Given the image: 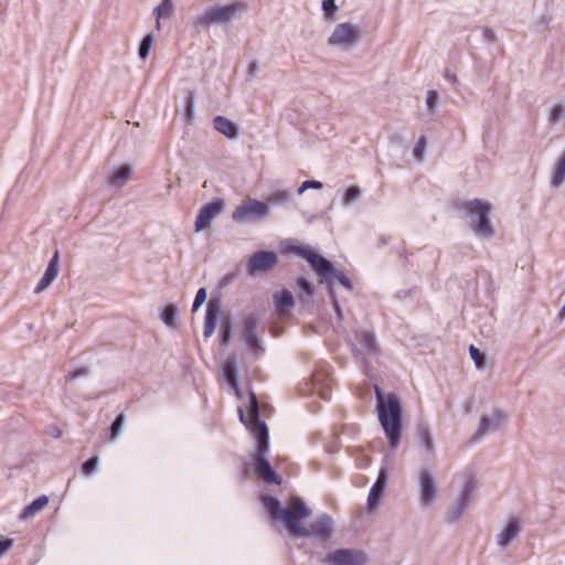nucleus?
Returning a JSON list of instances; mask_svg holds the SVG:
<instances>
[{"mask_svg":"<svg viewBox=\"0 0 565 565\" xmlns=\"http://www.w3.org/2000/svg\"><path fill=\"white\" fill-rule=\"evenodd\" d=\"M262 503L268 513L270 520L282 522L290 535L296 537L317 536L327 541L332 531V519L329 515H322L315 520L309 527L301 525V520L310 514L309 509L303 501L294 497L289 500L287 508H281L279 501L270 495H263Z\"/></svg>","mask_w":565,"mask_h":565,"instance_id":"obj_1","label":"nucleus"},{"mask_svg":"<svg viewBox=\"0 0 565 565\" xmlns=\"http://www.w3.org/2000/svg\"><path fill=\"white\" fill-rule=\"evenodd\" d=\"M259 412L260 408L256 395L249 392L246 411L239 407L238 413L241 422L257 443L256 450L253 455L254 472L259 480L266 483L280 484L281 478L275 472L266 458L269 447V436L267 425L259 419Z\"/></svg>","mask_w":565,"mask_h":565,"instance_id":"obj_2","label":"nucleus"},{"mask_svg":"<svg viewBox=\"0 0 565 565\" xmlns=\"http://www.w3.org/2000/svg\"><path fill=\"white\" fill-rule=\"evenodd\" d=\"M380 423L388 438L392 448L397 447L401 439L402 407L396 395L384 396L381 388L375 386Z\"/></svg>","mask_w":565,"mask_h":565,"instance_id":"obj_3","label":"nucleus"},{"mask_svg":"<svg viewBox=\"0 0 565 565\" xmlns=\"http://www.w3.org/2000/svg\"><path fill=\"white\" fill-rule=\"evenodd\" d=\"M295 252L306 258L312 269L322 278L328 280L330 277H334L343 287L348 289L352 288L350 279L342 271L335 270L332 264L324 257L313 253L307 247H297Z\"/></svg>","mask_w":565,"mask_h":565,"instance_id":"obj_4","label":"nucleus"},{"mask_svg":"<svg viewBox=\"0 0 565 565\" xmlns=\"http://www.w3.org/2000/svg\"><path fill=\"white\" fill-rule=\"evenodd\" d=\"M470 216H477V220L471 223L473 232L482 237H490L493 234V228L489 220L491 205L487 201L479 199L466 201L460 206Z\"/></svg>","mask_w":565,"mask_h":565,"instance_id":"obj_5","label":"nucleus"},{"mask_svg":"<svg viewBox=\"0 0 565 565\" xmlns=\"http://www.w3.org/2000/svg\"><path fill=\"white\" fill-rule=\"evenodd\" d=\"M245 2L236 1L226 6H214L204 11L196 18L194 24L207 28L211 24H222L230 22L237 12L246 10Z\"/></svg>","mask_w":565,"mask_h":565,"instance_id":"obj_6","label":"nucleus"},{"mask_svg":"<svg viewBox=\"0 0 565 565\" xmlns=\"http://www.w3.org/2000/svg\"><path fill=\"white\" fill-rule=\"evenodd\" d=\"M268 212L269 206L265 202L247 199L233 211L232 217L235 222H244L250 217H264Z\"/></svg>","mask_w":565,"mask_h":565,"instance_id":"obj_7","label":"nucleus"},{"mask_svg":"<svg viewBox=\"0 0 565 565\" xmlns=\"http://www.w3.org/2000/svg\"><path fill=\"white\" fill-rule=\"evenodd\" d=\"M360 36L359 28L352 23H340L328 39V43L333 46L348 47L353 45Z\"/></svg>","mask_w":565,"mask_h":565,"instance_id":"obj_8","label":"nucleus"},{"mask_svg":"<svg viewBox=\"0 0 565 565\" xmlns=\"http://www.w3.org/2000/svg\"><path fill=\"white\" fill-rule=\"evenodd\" d=\"M277 264V255L274 252H257L250 256L247 263V270L250 276L266 271Z\"/></svg>","mask_w":565,"mask_h":565,"instance_id":"obj_9","label":"nucleus"},{"mask_svg":"<svg viewBox=\"0 0 565 565\" xmlns=\"http://www.w3.org/2000/svg\"><path fill=\"white\" fill-rule=\"evenodd\" d=\"M331 565H363L365 556L362 552L353 550H338L326 557Z\"/></svg>","mask_w":565,"mask_h":565,"instance_id":"obj_10","label":"nucleus"},{"mask_svg":"<svg viewBox=\"0 0 565 565\" xmlns=\"http://www.w3.org/2000/svg\"><path fill=\"white\" fill-rule=\"evenodd\" d=\"M223 209V202L221 200L213 201L204 205L195 220V232H201L210 227L212 220L220 214Z\"/></svg>","mask_w":565,"mask_h":565,"instance_id":"obj_11","label":"nucleus"},{"mask_svg":"<svg viewBox=\"0 0 565 565\" xmlns=\"http://www.w3.org/2000/svg\"><path fill=\"white\" fill-rule=\"evenodd\" d=\"M257 320L253 316L246 317L243 322V337L246 341L247 347L250 350L257 352L258 350L263 351L259 345V341L256 334Z\"/></svg>","mask_w":565,"mask_h":565,"instance_id":"obj_12","label":"nucleus"},{"mask_svg":"<svg viewBox=\"0 0 565 565\" xmlns=\"http://www.w3.org/2000/svg\"><path fill=\"white\" fill-rule=\"evenodd\" d=\"M57 273H58V252L56 250L54 253L53 257L51 258L43 277L39 281L38 286L35 287L34 292L40 294L43 290H45L52 284V281L56 278Z\"/></svg>","mask_w":565,"mask_h":565,"instance_id":"obj_13","label":"nucleus"},{"mask_svg":"<svg viewBox=\"0 0 565 565\" xmlns=\"http://www.w3.org/2000/svg\"><path fill=\"white\" fill-rule=\"evenodd\" d=\"M237 370H236V363L235 360L228 359L223 364V374L224 377L230 385L231 390L235 394L237 398H243V391L238 385L237 376H236Z\"/></svg>","mask_w":565,"mask_h":565,"instance_id":"obj_14","label":"nucleus"},{"mask_svg":"<svg viewBox=\"0 0 565 565\" xmlns=\"http://www.w3.org/2000/svg\"><path fill=\"white\" fill-rule=\"evenodd\" d=\"M420 501L423 504H429L436 494L434 480L428 471L424 470L419 476Z\"/></svg>","mask_w":565,"mask_h":565,"instance_id":"obj_15","label":"nucleus"},{"mask_svg":"<svg viewBox=\"0 0 565 565\" xmlns=\"http://www.w3.org/2000/svg\"><path fill=\"white\" fill-rule=\"evenodd\" d=\"M331 379L326 371H316L312 375L313 391L323 399H328L331 391Z\"/></svg>","mask_w":565,"mask_h":565,"instance_id":"obj_16","label":"nucleus"},{"mask_svg":"<svg viewBox=\"0 0 565 565\" xmlns=\"http://www.w3.org/2000/svg\"><path fill=\"white\" fill-rule=\"evenodd\" d=\"M385 484L386 472L384 470H381L376 482L373 484L369 493L367 507L370 510H373L377 507L380 499L384 492Z\"/></svg>","mask_w":565,"mask_h":565,"instance_id":"obj_17","label":"nucleus"},{"mask_svg":"<svg viewBox=\"0 0 565 565\" xmlns=\"http://www.w3.org/2000/svg\"><path fill=\"white\" fill-rule=\"evenodd\" d=\"M220 305L216 301H210L207 305L206 317L204 322V337L210 338L215 330V322L220 315Z\"/></svg>","mask_w":565,"mask_h":565,"instance_id":"obj_18","label":"nucleus"},{"mask_svg":"<svg viewBox=\"0 0 565 565\" xmlns=\"http://www.w3.org/2000/svg\"><path fill=\"white\" fill-rule=\"evenodd\" d=\"M274 301L279 316H287L294 307V297L289 290L275 294Z\"/></svg>","mask_w":565,"mask_h":565,"instance_id":"obj_19","label":"nucleus"},{"mask_svg":"<svg viewBox=\"0 0 565 565\" xmlns=\"http://www.w3.org/2000/svg\"><path fill=\"white\" fill-rule=\"evenodd\" d=\"M49 504V497L46 495H40L36 498L32 503L26 505L21 514L20 520H29L32 519L34 515L40 513L42 510H44Z\"/></svg>","mask_w":565,"mask_h":565,"instance_id":"obj_20","label":"nucleus"},{"mask_svg":"<svg viewBox=\"0 0 565 565\" xmlns=\"http://www.w3.org/2000/svg\"><path fill=\"white\" fill-rule=\"evenodd\" d=\"M355 339L360 347L362 348V350H364L366 353L377 352L376 338L373 332L365 330L356 331Z\"/></svg>","mask_w":565,"mask_h":565,"instance_id":"obj_21","label":"nucleus"},{"mask_svg":"<svg viewBox=\"0 0 565 565\" xmlns=\"http://www.w3.org/2000/svg\"><path fill=\"white\" fill-rule=\"evenodd\" d=\"M213 124L214 128L227 138H235L238 134L236 125L223 116H216Z\"/></svg>","mask_w":565,"mask_h":565,"instance_id":"obj_22","label":"nucleus"},{"mask_svg":"<svg viewBox=\"0 0 565 565\" xmlns=\"http://www.w3.org/2000/svg\"><path fill=\"white\" fill-rule=\"evenodd\" d=\"M519 531V521L516 519H510L505 529L498 536L499 545H508L518 535Z\"/></svg>","mask_w":565,"mask_h":565,"instance_id":"obj_23","label":"nucleus"},{"mask_svg":"<svg viewBox=\"0 0 565 565\" xmlns=\"http://www.w3.org/2000/svg\"><path fill=\"white\" fill-rule=\"evenodd\" d=\"M130 167L127 164L120 166L117 168L113 174L109 177V183L111 185L120 186L130 178Z\"/></svg>","mask_w":565,"mask_h":565,"instance_id":"obj_24","label":"nucleus"},{"mask_svg":"<svg viewBox=\"0 0 565 565\" xmlns=\"http://www.w3.org/2000/svg\"><path fill=\"white\" fill-rule=\"evenodd\" d=\"M173 6L171 0H162L161 3L154 9L157 18V28H160V19L169 18L172 13Z\"/></svg>","mask_w":565,"mask_h":565,"instance_id":"obj_25","label":"nucleus"},{"mask_svg":"<svg viewBox=\"0 0 565 565\" xmlns=\"http://www.w3.org/2000/svg\"><path fill=\"white\" fill-rule=\"evenodd\" d=\"M565 180V151L556 163L555 171L552 179L554 186L561 185Z\"/></svg>","mask_w":565,"mask_h":565,"instance_id":"obj_26","label":"nucleus"},{"mask_svg":"<svg viewBox=\"0 0 565 565\" xmlns=\"http://www.w3.org/2000/svg\"><path fill=\"white\" fill-rule=\"evenodd\" d=\"M175 312L177 310L173 305H168L167 307H164L161 313V318L167 326L172 327L174 324Z\"/></svg>","mask_w":565,"mask_h":565,"instance_id":"obj_27","label":"nucleus"},{"mask_svg":"<svg viewBox=\"0 0 565 565\" xmlns=\"http://www.w3.org/2000/svg\"><path fill=\"white\" fill-rule=\"evenodd\" d=\"M477 487V483L475 480L470 479L466 482L465 484V488H463V491H462V495H461V499H460V508L463 509L469 500V495L470 493H472V491L476 489Z\"/></svg>","mask_w":565,"mask_h":565,"instance_id":"obj_28","label":"nucleus"},{"mask_svg":"<svg viewBox=\"0 0 565 565\" xmlns=\"http://www.w3.org/2000/svg\"><path fill=\"white\" fill-rule=\"evenodd\" d=\"M470 356L475 361L476 365L480 369L484 365V356L482 352L477 349L475 345H470L469 348Z\"/></svg>","mask_w":565,"mask_h":565,"instance_id":"obj_29","label":"nucleus"},{"mask_svg":"<svg viewBox=\"0 0 565 565\" xmlns=\"http://www.w3.org/2000/svg\"><path fill=\"white\" fill-rule=\"evenodd\" d=\"M425 149H426V137L422 136L415 148H414V151H413V154L415 157L416 160H422L423 157H424V152H425Z\"/></svg>","mask_w":565,"mask_h":565,"instance_id":"obj_30","label":"nucleus"},{"mask_svg":"<svg viewBox=\"0 0 565 565\" xmlns=\"http://www.w3.org/2000/svg\"><path fill=\"white\" fill-rule=\"evenodd\" d=\"M124 419H125L124 415L119 414L117 416V418L113 422V424L110 426V438L111 439H115L118 436V434L121 429V426L124 424Z\"/></svg>","mask_w":565,"mask_h":565,"instance_id":"obj_31","label":"nucleus"},{"mask_svg":"<svg viewBox=\"0 0 565 565\" xmlns=\"http://www.w3.org/2000/svg\"><path fill=\"white\" fill-rule=\"evenodd\" d=\"M151 43H152V36L150 34L143 38V40L139 46V56L142 60H145L148 56Z\"/></svg>","mask_w":565,"mask_h":565,"instance_id":"obj_32","label":"nucleus"},{"mask_svg":"<svg viewBox=\"0 0 565 565\" xmlns=\"http://www.w3.org/2000/svg\"><path fill=\"white\" fill-rule=\"evenodd\" d=\"M267 200H268V202L275 203V204L284 203L288 200V192L287 191L274 192L268 196Z\"/></svg>","mask_w":565,"mask_h":565,"instance_id":"obj_33","label":"nucleus"},{"mask_svg":"<svg viewBox=\"0 0 565 565\" xmlns=\"http://www.w3.org/2000/svg\"><path fill=\"white\" fill-rule=\"evenodd\" d=\"M97 462H98V458L97 457H92L89 458L88 460H86L83 466H82V471L84 475H92L96 467H97Z\"/></svg>","mask_w":565,"mask_h":565,"instance_id":"obj_34","label":"nucleus"},{"mask_svg":"<svg viewBox=\"0 0 565 565\" xmlns=\"http://www.w3.org/2000/svg\"><path fill=\"white\" fill-rule=\"evenodd\" d=\"M322 183L315 180L305 181L298 189V194H302L308 189H321Z\"/></svg>","mask_w":565,"mask_h":565,"instance_id":"obj_35","label":"nucleus"},{"mask_svg":"<svg viewBox=\"0 0 565 565\" xmlns=\"http://www.w3.org/2000/svg\"><path fill=\"white\" fill-rule=\"evenodd\" d=\"M419 438H420L422 444L426 447L427 450L433 449V440H431L428 429H426V428L422 429L419 431Z\"/></svg>","mask_w":565,"mask_h":565,"instance_id":"obj_36","label":"nucleus"},{"mask_svg":"<svg viewBox=\"0 0 565 565\" xmlns=\"http://www.w3.org/2000/svg\"><path fill=\"white\" fill-rule=\"evenodd\" d=\"M206 291L204 288H200L195 295L194 302L192 306V311L198 310V308L205 301Z\"/></svg>","mask_w":565,"mask_h":565,"instance_id":"obj_37","label":"nucleus"},{"mask_svg":"<svg viewBox=\"0 0 565 565\" xmlns=\"http://www.w3.org/2000/svg\"><path fill=\"white\" fill-rule=\"evenodd\" d=\"M359 195H360V189L355 185H352L347 189L345 194H344V201L347 203H349V202L355 200Z\"/></svg>","mask_w":565,"mask_h":565,"instance_id":"obj_38","label":"nucleus"},{"mask_svg":"<svg viewBox=\"0 0 565 565\" xmlns=\"http://www.w3.org/2000/svg\"><path fill=\"white\" fill-rule=\"evenodd\" d=\"M322 9H323V11H324L327 17L332 15L335 12V10H337V6L334 4V0H323Z\"/></svg>","mask_w":565,"mask_h":565,"instance_id":"obj_39","label":"nucleus"},{"mask_svg":"<svg viewBox=\"0 0 565 565\" xmlns=\"http://www.w3.org/2000/svg\"><path fill=\"white\" fill-rule=\"evenodd\" d=\"M298 286L307 296H311L313 289L311 284L306 278H299Z\"/></svg>","mask_w":565,"mask_h":565,"instance_id":"obj_40","label":"nucleus"},{"mask_svg":"<svg viewBox=\"0 0 565 565\" xmlns=\"http://www.w3.org/2000/svg\"><path fill=\"white\" fill-rule=\"evenodd\" d=\"M230 335H231V323H230V321L226 320L222 327V343L223 344H226L228 342Z\"/></svg>","mask_w":565,"mask_h":565,"instance_id":"obj_41","label":"nucleus"},{"mask_svg":"<svg viewBox=\"0 0 565 565\" xmlns=\"http://www.w3.org/2000/svg\"><path fill=\"white\" fill-rule=\"evenodd\" d=\"M562 115H563V107L559 105H556L551 110L550 119H551V121L556 122L561 118Z\"/></svg>","mask_w":565,"mask_h":565,"instance_id":"obj_42","label":"nucleus"},{"mask_svg":"<svg viewBox=\"0 0 565 565\" xmlns=\"http://www.w3.org/2000/svg\"><path fill=\"white\" fill-rule=\"evenodd\" d=\"M13 545V541L10 539L1 540L0 541V557L8 552Z\"/></svg>","mask_w":565,"mask_h":565,"instance_id":"obj_43","label":"nucleus"},{"mask_svg":"<svg viewBox=\"0 0 565 565\" xmlns=\"http://www.w3.org/2000/svg\"><path fill=\"white\" fill-rule=\"evenodd\" d=\"M437 93L435 90H429L428 94H427V99H426V103H427V106L433 109L436 102H437Z\"/></svg>","mask_w":565,"mask_h":565,"instance_id":"obj_44","label":"nucleus"},{"mask_svg":"<svg viewBox=\"0 0 565 565\" xmlns=\"http://www.w3.org/2000/svg\"><path fill=\"white\" fill-rule=\"evenodd\" d=\"M481 429L482 430H487L488 429V418L487 417H483L481 419Z\"/></svg>","mask_w":565,"mask_h":565,"instance_id":"obj_45","label":"nucleus"},{"mask_svg":"<svg viewBox=\"0 0 565 565\" xmlns=\"http://www.w3.org/2000/svg\"><path fill=\"white\" fill-rule=\"evenodd\" d=\"M559 317L563 319L565 318V305L563 306V308L561 309L559 311Z\"/></svg>","mask_w":565,"mask_h":565,"instance_id":"obj_46","label":"nucleus"},{"mask_svg":"<svg viewBox=\"0 0 565 565\" xmlns=\"http://www.w3.org/2000/svg\"><path fill=\"white\" fill-rule=\"evenodd\" d=\"M81 374H85V371H78V372L74 373L72 377H76L77 375H81Z\"/></svg>","mask_w":565,"mask_h":565,"instance_id":"obj_47","label":"nucleus"},{"mask_svg":"<svg viewBox=\"0 0 565 565\" xmlns=\"http://www.w3.org/2000/svg\"><path fill=\"white\" fill-rule=\"evenodd\" d=\"M447 78H448L449 81H451V82H455V81H456V76H455V75H454V76H448V75H447Z\"/></svg>","mask_w":565,"mask_h":565,"instance_id":"obj_48","label":"nucleus"}]
</instances>
